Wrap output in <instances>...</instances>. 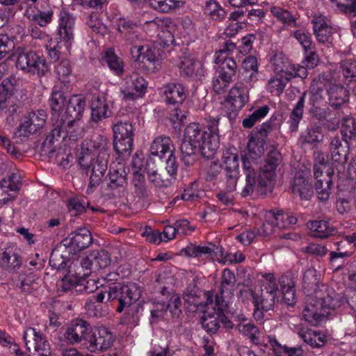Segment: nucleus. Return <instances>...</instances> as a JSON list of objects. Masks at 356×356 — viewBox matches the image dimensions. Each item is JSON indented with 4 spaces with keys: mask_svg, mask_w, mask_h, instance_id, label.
<instances>
[{
    "mask_svg": "<svg viewBox=\"0 0 356 356\" xmlns=\"http://www.w3.org/2000/svg\"><path fill=\"white\" fill-rule=\"evenodd\" d=\"M320 274L314 268H308L303 275L302 288L307 295L316 293L320 282Z\"/></svg>",
    "mask_w": 356,
    "mask_h": 356,
    "instance_id": "obj_35",
    "label": "nucleus"
},
{
    "mask_svg": "<svg viewBox=\"0 0 356 356\" xmlns=\"http://www.w3.org/2000/svg\"><path fill=\"white\" fill-rule=\"evenodd\" d=\"M291 77L292 74H289L288 76H285L282 74H278L275 77L270 79L268 81L270 92H273L275 90L277 94L282 93Z\"/></svg>",
    "mask_w": 356,
    "mask_h": 356,
    "instance_id": "obj_53",
    "label": "nucleus"
},
{
    "mask_svg": "<svg viewBox=\"0 0 356 356\" xmlns=\"http://www.w3.org/2000/svg\"><path fill=\"white\" fill-rule=\"evenodd\" d=\"M335 2L338 9L349 17L356 16V0H330Z\"/></svg>",
    "mask_w": 356,
    "mask_h": 356,
    "instance_id": "obj_61",
    "label": "nucleus"
},
{
    "mask_svg": "<svg viewBox=\"0 0 356 356\" xmlns=\"http://www.w3.org/2000/svg\"><path fill=\"white\" fill-rule=\"evenodd\" d=\"M343 83L356 95V60H343L340 63Z\"/></svg>",
    "mask_w": 356,
    "mask_h": 356,
    "instance_id": "obj_25",
    "label": "nucleus"
},
{
    "mask_svg": "<svg viewBox=\"0 0 356 356\" xmlns=\"http://www.w3.org/2000/svg\"><path fill=\"white\" fill-rule=\"evenodd\" d=\"M72 256L74 254L60 242L51 251L49 265L58 270L65 269Z\"/></svg>",
    "mask_w": 356,
    "mask_h": 356,
    "instance_id": "obj_23",
    "label": "nucleus"
},
{
    "mask_svg": "<svg viewBox=\"0 0 356 356\" xmlns=\"http://www.w3.org/2000/svg\"><path fill=\"white\" fill-rule=\"evenodd\" d=\"M327 94L330 106L334 109H339L341 106L349 102V88L341 84H330L327 87Z\"/></svg>",
    "mask_w": 356,
    "mask_h": 356,
    "instance_id": "obj_19",
    "label": "nucleus"
},
{
    "mask_svg": "<svg viewBox=\"0 0 356 356\" xmlns=\"http://www.w3.org/2000/svg\"><path fill=\"white\" fill-rule=\"evenodd\" d=\"M67 207L72 216H78L86 211V202L83 199L72 197L67 200Z\"/></svg>",
    "mask_w": 356,
    "mask_h": 356,
    "instance_id": "obj_57",
    "label": "nucleus"
},
{
    "mask_svg": "<svg viewBox=\"0 0 356 356\" xmlns=\"http://www.w3.org/2000/svg\"><path fill=\"white\" fill-rule=\"evenodd\" d=\"M57 131H55V127L51 129V132L47 136L46 138L42 143L41 152L43 154L51 156L55 152L56 146L54 145L55 140H58L61 138L58 134Z\"/></svg>",
    "mask_w": 356,
    "mask_h": 356,
    "instance_id": "obj_55",
    "label": "nucleus"
},
{
    "mask_svg": "<svg viewBox=\"0 0 356 356\" xmlns=\"http://www.w3.org/2000/svg\"><path fill=\"white\" fill-rule=\"evenodd\" d=\"M106 179L107 186L111 191L124 188L128 184L127 173L124 169L110 168Z\"/></svg>",
    "mask_w": 356,
    "mask_h": 356,
    "instance_id": "obj_32",
    "label": "nucleus"
},
{
    "mask_svg": "<svg viewBox=\"0 0 356 356\" xmlns=\"http://www.w3.org/2000/svg\"><path fill=\"white\" fill-rule=\"evenodd\" d=\"M133 184L135 193L139 197L145 198L148 196L145 176L139 173L138 171H136L134 173Z\"/></svg>",
    "mask_w": 356,
    "mask_h": 356,
    "instance_id": "obj_56",
    "label": "nucleus"
},
{
    "mask_svg": "<svg viewBox=\"0 0 356 356\" xmlns=\"http://www.w3.org/2000/svg\"><path fill=\"white\" fill-rule=\"evenodd\" d=\"M224 118L209 117L207 124L202 128L198 123L188 124L179 147L181 160L186 166L193 165L197 159V154L211 159L220 145V133L224 131Z\"/></svg>",
    "mask_w": 356,
    "mask_h": 356,
    "instance_id": "obj_1",
    "label": "nucleus"
},
{
    "mask_svg": "<svg viewBox=\"0 0 356 356\" xmlns=\"http://www.w3.org/2000/svg\"><path fill=\"white\" fill-rule=\"evenodd\" d=\"M36 132V126L33 124V122L30 118H26L19 126L17 128L14 134L15 137L27 138L30 135Z\"/></svg>",
    "mask_w": 356,
    "mask_h": 356,
    "instance_id": "obj_60",
    "label": "nucleus"
},
{
    "mask_svg": "<svg viewBox=\"0 0 356 356\" xmlns=\"http://www.w3.org/2000/svg\"><path fill=\"white\" fill-rule=\"evenodd\" d=\"M16 67L24 73L38 77L45 76L50 72L49 65L44 56L33 50H18Z\"/></svg>",
    "mask_w": 356,
    "mask_h": 356,
    "instance_id": "obj_6",
    "label": "nucleus"
},
{
    "mask_svg": "<svg viewBox=\"0 0 356 356\" xmlns=\"http://www.w3.org/2000/svg\"><path fill=\"white\" fill-rule=\"evenodd\" d=\"M198 291L199 290L195 283H193V285L190 284L184 293V298L188 302L194 304L197 309L204 308L207 305L212 304L213 300L210 296H207V300L204 302H195V298L198 297Z\"/></svg>",
    "mask_w": 356,
    "mask_h": 356,
    "instance_id": "obj_48",
    "label": "nucleus"
},
{
    "mask_svg": "<svg viewBox=\"0 0 356 356\" xmlns=\"http://www.w3.org/2000/svg\"><path fill=\"white\" fill-rule=\"evenodd\" d=\"M314 187L317 198L321 202H326L331 193V188L333 185L332 179H316Z\"/></svg>",
    "mask_w": 356,
    "mask_h": 356,
    "instance_id": "obj_43",
    "label": "nucleus"
},
{
    "mask_svg": "<svg viewBox=\"0 0 356 356\" xmlns=\"http://www.w3.org/2000/svg\"><path fill=\"white\" fill-rule=\"evenodd\" d=\"M114 341L115 337L107 327H92L86 339L85 348L91 353L104 351L110 348Z\"/></svg>",
    "mask_w": 356,
    "mask_h": 356,
    "instance_id": "obj_10",
    "label": "nucleus"
},
{
    "mask_svg": "<svg viewBox=\"0 0 356 356\" xmlns=\"http://www.w3.org/2000/svg\"><path fill=\"white\" fill-rule=\"evenodd\" d=\"M92 329L90 323L83 318H77L72 321L70 325L66 328L64 337L71 345L81 343L85 347L86 339Z\"/></svg>",
    "mask_w": 356,
    "mask_h": 356,
    "instance_id": "obj_12",
    "label": "nucleus"
},
{
    "mask_svg": "<svg viewBox=\"0 0 356 356\" xmlns=\"http://www.w3.org/2000/svg\"><path fill=\"white\" fill-rule=\"evenodd\" d=\"M236 63L232 58L225 57L218 67V74L222 76L224 80L232 81L236 72Z\"/></svg>",
    "mask_w": 356,
    "mask_h": 356,
    "instance_id": "obj_45",
    "label": "nucleus"
},
{
    "mask_svg": "<svg viewBox=\"0 0 356 356\" xmlns=\"http://www.w3.org/2000/svg\"><path fill=\"white\" fill-rule=\"evenodd\" d=\"M91 122L98 124L104 119L109 118L111 111L108 110V104L106 99L99 97H94L90 104Z\"/></svg>",
    "mask_w": 356,
    "mask_h": 356,
    "instance_id": "obj_26",
    "label": "nucleus"
},
{
    "mask_svg": "<svg viewBox=\"0 0 356 356\" xmlns=\"http://www.w3.org/2000/svg\"><path fill=\"white\" fill-rule=\"evenodd\" d=\"M134 124L128 120L118 121L113 126V149L118 155L117 159H124L133 150L134 134Z\"/></svg>",
    "mask_w": 356,
    "mask_h": 356,
    "instance_id": "obj_7",
    "label": "nucleus"
},
{
    "mask_svg": "<svg viewBox=\"0 0 356 356\" xmlns=\"http://www.w3.org/2000/svg\"><path fill=\"white\" fill-rule=\"evenodd\" d=\"M67 103V95L65 92L54 88L49 100V104L54 118L56 116L58 118H60L61 112L63 111V108L66 106Z\"/></svg>",
    "mask_w": 356,
    "mask_h": 356,
    "instance_id": "obj_33",
    "label": "nucleus"
},
{
    "mask_svg": "<svg viewBox=\"0 0 356 356\" xmlns=\"http://www.w3.org/2000/svg\"><path fill=\"white\" fill-rule=\"evenodd\" d=\"M95 271L90 254L82 258L80 261L72 262L68 266V273H72L78 280L85 279Z\"/></svg>",
    "mask_w": 356,
    "mask_h": 356,
    "instance_id": "obj_24",
    "label": "nucleus"
},
{
    "mask_svg": "<svg viewBox=\"0 0 356 356\" xmlns=\"http://www.w3.org/2000/svg\"><path fill=\"white\" fill-rule=\"evenodd\" d=\"M38 277L33 273H21L18 275L17 286L24 293H31L36 290L38 286L37 280Z\"/></svg>",
    "mask_w": 356,
    "mask_h": 356,
    "instance_id": "obj_39",
    "label": "nucleus"
},
{
    "mask_svg": "<svg viewBox=\"0 0 356 356\" xmlns=\"http://www.w3.org/2000/svg\"><path fill=\"white\" fill-rule=\"evenodd\" d=\"M102 60L116 76H121L124 74V63L122 60L115 54L113 49H107L104 52Z\"/></svg>",
    "mask_w": 356,
    "mask_h": 356,
    "instance_id": "obj_37",
    "label": "nucleus"
},
{
    "mask_svg": "<svg viewBox=\"0 0 356 356\" xmlns=\"http://www.w3.org/2000/svg\"><path fill=\"white\" fill-rule=\"evenodd\" d=\"M161 311L169 310L173 318L179 317L181 314V299L178 295H172L167 304L165 302L159 304Z\"/></svg>",
    "mask_w": 356,
    "mask_h": 356,
    "instance_id": "obj_54",
    "label": "nucleus"
},
{
    "mask_svg": "<svg viewBox=\"0 0 356 356\" xmlns=\"http://www.w3.org/2000/svg\"><path fill=\"white\" fill-rule=\"evenodd\" d=\"M163 94L165 97V102L173 106L182 104L186 97L185 88L179 83L165 84L163 86Z\"/></svg>",
    "mask_w": 356,
    "mask_h": 356,
    "instance_id": "obj_21",
    "label": "nucleus"
},
{
    "mask_svg": "<svg viewBox=\"0 0 356 356\" xmlns=\"http://www.w3.org/2000/svg\"><path fill=\"white\" fill-rule=\"evenodd\" d=\"M149 6L161 13H168L177 7L179 1L175 0H148Z\"/></svg>",
    "mask_w": 356,
    "mask_h": 356,
    "instance_id": "obj_59",
    "label": "nucleus"
},
{
    "mask_svg": "<svg viewBox=\"0 0 356 356\" xmlns=\"http://www.w3.org/2000/svg\"><path fill=\"white\" fill-rule=\"evenodd\" d=\"M266 278L261 286L260 295L254 297V306L258 309L261 307L262 311L268 312L274 308L279 289L273 275L268 274Z\"/></svg>",
    "mask_w": 356,
    "mask_h": 356,
    "instance_id": "obj_9",
    "label": "nucleus"
},
{
    "mask_svg": "<svg viewBox=\"0 0 356 356\" xmlns=\"http://www.w3.org/2000/svg\"><path fill=\"white\" fill-rule=\"evenodd\" d=\"M307 227L312 237L321 239L330 237L334 232V229L329 226L328 222L323 220H310L307 223Z\"/></svg>",
    "mask_w": 356,
    "mask_h": 356,
    "instance_id": "obj_30",
    "label": "nucleus"
},
{
    "mask_svg": "<svg viewBox=\"0 0 356 356\" xmlns=\"http://www.w3.org/2000/svg\"><path fill=\"white\" fill-rule=\"evenodd\" d=\"M312 23L316 40L322 44L329 42L334 33V29L327 24L326 19L321 15L314 16Z\"/></svg>",
    "mask_w": 356,
    "mask_h": 356,
    "instance_id": "obj_20",
    "label": "nucleus"
},
{
    "mask_svg": "<svg viewBox=\"0 0 356 356\" xmlns=\"http://www.w3.org/2000/svg\"><path fill=\"white\" fill-rule=\"evenodd\" d=\"M92 241L90 232L86 227H81L71 232L61 243L69 249L70 252L75 255L88 248Z\"/></svg>",
    "mask_w": 356,
    "mask_h": 356,
    "instance_id": "obj_16",
    "label": "nucleus"
},
{
    "mask_svg": "<svg viewBox=\"0 0 356 356\" xmlns=\"http://www.w3.org/2000/svg\"><path fill=\"white\" fill-rule=\"evenodd\" d=\"M86 106V98L83 95H74L67 100L64 118L80 120Z\"/></svg>",
    "mask_w": 356,
    "mask_h": 356,
    "instance_id": "obj_22",
    "label": "nucleus"
},
{
    "mask_svg": "<svg viewBox=\"0 0 356 356\" xmlns=\"http://www.w3.org/2000/svg\"><path fill=\"white\" fill-rule=\"evenodd\" d=\"M204 13L213 20L220 21L226 17V11L215 0L206 1Z\"/></svg>",
    "mask_w": 356,
    "mask_h": 356,
    "instance_id": "obj_50",
    "label": "nucleus"
},
{
    "mask_svg": "<svg viewBox=\"0 0 356 356\" xmlns=\"http://www.w3.org/2000/svg\"><path fill=\"white\" fill-rule=\"evenodd\" d=\"M0 263L3 267L15 268L22 265V258L17 251L8 249L2 253Z\"/></svg>",
    "mask_w": 356,
    "mask_h": 356,
    "instance_id": "obj_51",
    "label": "nucleus"
},
{
    "mask_svg": "<svg viewBox=\"0 0 356 356\" xmlns=\"http://www.w3.org/2000/svg\"><path fill=\"white\" fill-rule=\"evenodd\" d=\"M238 329L241 333L248 337L254 344L259 343V331L253 323H240L238 325Z\"/></svg>",
    "mask_w": 356,
    "mask_h": 356,
    "instance_id": "obj_58",
    "label": "nucleus"
},
{
    "mask_svg": "<svg viewBox=\"0 0 356 356\" xmlns=\"http://www.w3.org/2000/svg\"><path fill=\"white\" fill-rule=\"evenodd\" d=\"M291 191L300 196L301 200H309L314 195L312 183L302 176L296 177L293 180Z\"/></svg>",
    "mask_w": 356,
    "mask_h": 356,
    "instance_id": "obj_31",
    "label": "nucleus"
},
{
    "mask_svg": "<svg viewBox=\"0 0 356 356\" xmlns=\"http://www.w3.org/2000/svg\"><path fill=\"white\" fill-rule=\"evenodd\" d=\"M342 304L341 297L334 291H331L321 300L310 298L302 311V314L305 321L313 325H317L330 314V311L339 308Z\"/></svg>",
    "mask_w": 356,
    "mask_h": 356,
    "instance_id": "obj_3",
    "label": "nucleus"
},
{
    "mask_svg": "<svg viewBox=\"0 0 356 356\" xmlns=\"http://www.w3.org/2000/svg\"><path fill=\"white\" fill-rule=\"evenodd\" d=\"M79 120L65 118L64 115L55 120L53 122V127L56 134L61 137L63 140L69 138L70 140L76 141L82 136L83 130L77 123Z\"/></svg>",
    "mask_w": 356,
    "mask_h": 356,
    "instance_id": "obj_17",
    "label": "nucleus"
},
{
    "mask_svg": "<svg viewBox=\"0 0 356 356\" xmlns=\"http://www.w3.org/2000/svg\"><path fill=\"white\" fill-rule=\"evenodd\" d=\"M162 159V157L152 155L151 153H149L144 165V169L146 173H152V172L157 170V169L163 168L162 164L163 161Z\"/></svg>",
    "mask_w": 356,
    "mask_h": 356,
    "instance_id": "obj_62",
    "label": "nucleus"
},
{
    "mask_svg": "<svg viewBox=\"0 0 356 356\" xmlns=\"http://www.w3.org/2000/svg\"><path fill=\"white\" fill-rule=\"evenodd\" d=\"M108 159H106L104 163H100L99 156H97L95 159L88 147V145L81 143L78 161L83 172L87 175L90 174V180L87 188L88 193H92L101 183L108 168Z\"/></svg>",
    "mask_w": 356,
    "mask_h": 356,
    "instance_id": "obj_4",
    "label": "nucleus"
},
{
    "mask_svg": "<svg viewBox=\"0 0 356 356\" xmlns=\"http://www.w3.org/2000/svg\"><path fill=\"white\" fill-rule=\"evenodd\" d=\"M353 252L350 250H346L342 252H331L330 254V262L337 270L341 267L345 259L350 257Z\"/></svg>",
    "mask_w": 356,
    "mask_h": 356,
    "instance_id": "obj_63",
    "label": "nucleus"
},
{
    "mask_svg": "<svg viewBox=\"0 0 356 356\" xmlns=\"http://www.w3.org/2000/svg\"><path fill=\"white\" fill-rule=\"evenodd\" d=\"M306 95V92L302 94L290 114L288 123L289 124V129L291 132L297 131L300 121L302 118Z\"/></svg>",
    "mask_w": 356,
    "mask_h": 356,
    "instance_id": "obj_40",
    "label": "nucleus"
},
{
    "mask_svg": "<svg viewBox=\"0 0 356 356\" xmlns=\"http://www.w3.org/2000/svg\"><path fill=\"white\" fill-rule=\"evenodd\" d=\"M90 258L93 261L95 270L105 268L111 264L110 254L105 250H93L90 252Z\"/></svg>",
    "mask_w": 356,
    "mask_h": 356,
    "instance_id": "obj_46",
    "label": "nucleus"
},
{
    "mask_svg": "<svg viewBox=\"0 0 356 356\" xmlns=\"http://www.w3.org/2000/svg\"><path fill=\"white\" fill-rule=\"evenodd\" d=\"M170 177L163 168L147 174L148 181L156 188L168 187L171 184Z\"/></svg>",
    "mask_w": 356,
    "mask_h": 356,
    "instance_id": "obj_44",
    "label": "nucleus"
},
{
    "mask_svg": "<svg viewBox=\"0 0 356 356\" xmlns=\"http://www.w3.org/2000/svg\"><path fill=\"white\" fill-rule=\"evenodd\" d=\"M134 46L131 48L132 58L139 63L140 68L149 73H154L160 67V60L155 54V50L149 47Z\"/></svg>",
    "mask_w": 356,
    "mask_h": 356,
    "instance_id": "obj_13",
    "label": "nucleus"
},
{
    "mask_svg": "<svg viewBox=\"0 0 356 356\" xmlns=\"http://www.w3.org/2000/svg\"><path fill=\"white\" fill-rule=\"evenodd\" d=\"M242 65L244 70L243 75H244L245 81H255L257 79V74L258 73V62L257 58L254 56H247L243 60Z\"/></svg>",
    "mask_w": 356,
    "mask_h": 356,
    "instance_id": "obj_41",
    "label": "nucleus"
},
{
    "mask_svg": "<svg viewBox=\"0 0 356 356\" xmlns=\"http://www.w3.org/2000/svg\"><path fill=\"white\" fill-rule=\"evenodd\" d=\"M271 12L275 17L283 23L287 24L288 25L293 24L295 26L296 19L291 12L278 7L272 8Z\"/></svg>",
    "mask_w": 356,
    "mask_h": 356,
    "instance_id": "obj_64",
    "label": "nucleus"
},
{
    "mask_svg": "<svg viewBox=\"0 0 356 356\" xmlns=\"http://www.w3.org/2000/svg\"><path fill=\"white\" fill-rule=\"evenodd\" d=\"M118 31L123 38L129 43L138 40V25L136 23L127 19H120L118 24Z\"/></svg>",
    "mask_w": 356,
    "mask_h": 356,
    "instance_id": "obj_36",
    "label": "nucleus"
},
{
    "mask_svg": "<svg viewBox=\"0 0 356 356\" xmlns=\"http://www.w3.org/2000/svg\"><path fill=\"white\" fill-rule=\"evenodd\" d=\"M106 290V302L115 305L118 313L130 308L139 298V293L134 284H127L124 282H112L104 287Z\"/></svg>",
    "mask_w": 356,
    "mask_h": 356,
    "instance_id": "obj_5",
    "label": "nucleus"
},
{
    "mask_svg": "<svg viewBox=\"0 0 356 356\" xmlns=\"http://www.w3.org/2000/svg\"><path fill=\"white\" fill-rule=\"evenodd\" d=\"M175 149L170 138L165 136L156 137L152 141L149 153L152 155L159 156L163 159L166 154L175 152Z\"/></svg>",
    "mask_w": 356,
    "mask_h": 356,
    "instance_id": "obj_27",
    "label": "nucleus"
},
{
    "mask_svg": "<svg viewBox=\"0 0 356 356\" xmlns=\"http://www.w3.org/2000/svg\"><path fill=\"white\" fill-rule=\"evenodd\" d=\"M23 338L27 350H34L38 356H51V350L46 338L40 332L33 327H29L24 332Z\"/></svg>",
    "mask_w": 356,
    "mask_h": 356,
    "instance_id": "obj_14",
    "label": "nucleus"
},
{
    "mask_svg": "<svg viewBox=\"0 0 356 356\" xmlns=\"http://www.w3.org/2000/svg\"><path fill=\"white\" fill-rule=\"evenodd\" d=\"M124 81V84L120 92L123 95V99L126 101L141 98L147 92V82L136 72L127 74Z\"/></svg>",
    "mask_w": 356,
    "mask_h": 356,
    "instance_id": "obj_11",
    "label": "nucleus"
},
{
    "mask_svg": "<svg viewBox=\"0 0 356 356\" xmlns=\"http://www.w3.org/2000/svg\"><path fill=\"white\" fill-rule=\"evenodd\" d=\"M341 138L345 141L351 143L356 141V122L353 118H345L343 120L341 130Z\"/></svg>",
    "mask_w": 356,
    "mask_h": 356,
    "instance_id": "obj_49",
    "label": "nucleus"
},
{
    "mask_svg": "<svg viewBox=\"0 0 356 356\" xmlns=\"http://www.w3.org/2000/svg\"><path fill=\"white\" fill-rule=\"evenodd\" d=\"M74 19L68 13H64L60 17L59 35L60 39L68 42L73 38Z\"/></svg>",
    "mask_w": 356,
    "mask_h": 356,
    "instance_id": "obj_38",
    "label": "nucleus"
},
{
    "mask_svg": "<svg viewBox=\"0 0 356 356\" xmlns=\"http://www.w3.org/2000/svg\"><path fill=\"white\" fill-rule=\"evenodd\" d=\"M278 281L285 303L289 306H294L296 301L295 282L293 278L288 275H282Z\"/></svg>",
    "mask_w": 356,
    "mask_h": 356,
    "instance_id": "obj_29",
    "label": "nucleus"
},
{
    "mask_svg": "<svg viewBox=\"0 0 356 356\" xmlns=\"http://www.w3.org/2000/svg\"><path fill=\"white\" fill-rule=\"evenodd\" d=\"M248 101L246 89L243 87H233L229 92L226 99V115L232 122L236 118L239 111Z\"/></svg>",
    "mask_w": 356,
    "mask_h": 356,
    "instance_id": "obj_15",
    "label": "nucleus"
},
{
    "mask_svg": "<svg viewBox=\"0 0 356 356\" xmlns=\"http://www.w3.org/2000/svg\"><path fill=\"white\" fill-rule=\"evenodd\" d=\"M17 83L16 78L10 76L0 84V113L8 108V99L14 95Z\"/></svg>",
    "mask_w": 356,
    "mask_h": 356,
    "instance_id": "obj_28",
    "label": "nucleus"
},
{
    "mask_svg": "<svg viewBox=\"0 0 356 356\" xmlns=\"http://www.w3.org/2000/svg\"><path fill=\"white\" fill-rule=\"evenodd\" d=\"M321 132L322 128L320 125L317 124L311 125L301 136L302 143L310 145L319 143L323 137Z\"/></svg>",
    "mask_w": 356,
    "mask_h": 356,
    "instance_id": "obj_47",
    "label": "nucleus"
},
{
    "mask_svg": "<svg viewBox=\"0 0 356 356\" xmlns=\"http://www.w3.org/2000/svg\"><path fill=\"white\" fill-rule=\"evenodd\" d=\"M221 167L226 179L227 191L232 192L236 189L239 177L238 150L235 147L227 148L223 152Z\"/></svg>",
    "mask_w": 356,
    "mask_h": 356,
    "instance_id": "obj_8",
    "label": "nucleus"
},
{
    "mask_svg": "<svg viewBox=\"0 0 356 356\" xmlns=\"http://www.w3.org/2000/svg\"><path fill=\"white\" fill-rule=\"evenodd\" d=\"M282 161L280 151L273 148L267 154L264 164L257 172V165L254 161L247 157H242L243 169L245 176V186L241 192L243 197L251 195L257 186L262 193L271 192L273 180L278 165Z\"/></svg>",
    "mask_w": 356,
    "mask_h": 356,
    "instance_id": "obj_2",
    "label": "nucleus"
},
{
    "mask_svg": "<svg viewBox=\"0 0 356 356\" xmlns=\"http://www.w3.org/2000/svg\"><path fill=\"white\" fill-rule=\"evenodd\" d=\"M236 283V277L234 273L229 269L223 270L220 284L219 286V293L225 295L226 298H231L234 296V284Z\"/></svg>",
    "mask_w": 356,
    "mask_h": 356,
    "instance_id": "obj_34",
    "label": "nucleus"
},
{
    "mask_svg": "<svg viewBox=\"0 0 356 356\" xmlns=\"http://www.w3.org/2000/svg\"><path fill=\"white\" fill-rule=\"evenodd\" d=\"M350 143L337 136L331 138L330 151L334 162L340 165L347 163L350 154Z\"/></svg>",
    "mask_w": 356,
    "mask_h": 356,
    "instance_id": "obj_18",
    "label": "nucleus"
},
{
    "mask_svg": "<svg viewBox=\"0 0 356 356\" xmlns=\"http://www.w3.org/2000/svg\"><path fill=\"white\" fill-rule=\"evenodd\" d=\"M202 327L209 334H215L220 328V316L217 312L204 311L201 317Z\"/></svg>",
    "mask_w": 356,
    "mask_h": 356,
    "instance_id": "obj_42",
    "label": "nucleus"
},
{
    "mask_svg": "<svg viewBox=\"0 0 356 356\" xmlns=\"http://www.w3.org/2000/svg\"><path fill=\"white\" fill-rule=\"evenodd\" d=\"M92 143L93 147L99 150L97 156H99L100 163H104V160L110 157L108 139L106 136L100 135Z\"/></svg>",
    "mask_w": 356,
    "mask_h": 356,
    "instance_id": "obj_52",
    "label": "nucleus"
}]
</instances>
